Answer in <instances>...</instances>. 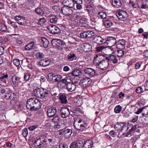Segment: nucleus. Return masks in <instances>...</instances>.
Segmentation results:
<instances>
[{
  "mask_svg": "<svg viewBox=\"0 0 148 148\" xmlns=\"http://www.w3.org/2000/svg\"><path fill=\"white\" fill-rule=\"evenodd\" d=\"M92 141L90 140H85L84 145V148H91L92 147L93 145Z\"/></svg>",
  "mask_w": 148,
  "mask_h": 148,
  "instance_id": "cd10ccee",
  "label": "nucleus"
},
{
  "mask_svg": "<svg viewBox=\"0 0 148 148\" xmlns=\"http://www.w3.org/2000/svg\"><path fill=\"white\" fill-rule=\"evenodd\" d=\"M143 116L148 114V106H146L143 107Z\"/></svg>",
  "mask_w": 148,
  "mask_h": 148,
  "instance_id": "a18cd8bd",
  "label": "nucleus"
},
{
  "mask_svg": "<svg viewBox=\"0 0 148 148\" xmlns=\"http://www.w3.org/2000/svg\"><path fill=\"white\" fill-rule=\"evenodd\" d=\"M14 19L17 23L20 25L25 24L26 21L25 18L23 16H18L15 17Z\"/></svg>",
  "mask_w": 148,
  "mask_h": 148,
  "instance_id": "dca6fc26",
  "label": "nucleus"
},
{
  "mask_svg": "<svg viewBox=\"0 0 148 148\" xmlns=\"http://www.w3.org/2000/svg\"><path fill=\"white\" fill-rule=\"evenodd\" d=\"M94 40L95 43L99 44L105 43V39H103L99 36H96L94 37Z\"/></svg>",
  "mask_w": 148,
  "mask_h": 148,
  "instance_id": "412c9836",
  "label": "nucleus"
},
{
  "mask_svg": "<svg viewBox=\"0 0 148 148\" xmlns=\"http://www.w3.org/2000/svg\"><path fill=\"white\" fill-rule=\"evenodd\" d=\"M106 59V57L101 54H97L94 57V63L96 64V65L98 66L101 63L102 60Z\"/></svg>",
  "mask_w": 148,
  "mask_h": 148,
  "instance_id": "9b49d317",
  "label": "nucleus"
},
{
  "mask_svg": "<svg viewBox=\"0 0 148 148\" xmlns=\"http://www.w3.org/2000/svg\"><path fill=\"white\" fill-rule=\"evenodd\" d=\"M73 124L75 128L81 132L84 131L88 128L87 124L82 119L75 120Z\"/></svg>",
  "mask_w": 148,
  "mask_h": 148,
  "instance_id": "7ed1b4c3",
  "label": "nucleus"
},
{
  "mask_svg": "<svg viewBox=\"0 0 148 148\" xmlns=\"http://www.w3.org/2000/svg\"><path fill=\"white\" fill-rule=\"evenodd\" d=\"M80 22L82 25L86 24L88 23V19L85 17H82L80 20Z\"/></svg>",
  "mask_w": 148,
  "mask_h": 148,
  "instance_id": "c03bdc74",
  "label": "nucleus"
},
{
  "mask_svg": "<svg viewBox=\"0 0 148 148\" xmlns=\"http://www.w3.org/2000/svg\"><path fill=\"white\" fill-rule=\"evenodd\" d=\"M116 16L119 19L122 21L126 20L128 17V15L127 12L122 10H119L116 13Z\"/></svg>",
  "mask_w": 148,
  "mask_h": 148,
  "instance_id": "6e6552de",
  "label": "nucleus"
},
{
  "mask_svg": "<svg viewBox=\"0 0 148 148\" xmlns=\"http://www.w3.org/2000/svg\"><path fill=\"white\" fill-rule=\"evenodd\" d=\"M86 8L87 9V10L88 11H90L91 10H92L93 9V8L92 6L90 5H87Z\"/></svg>",
  "mask_w": 148,
  "mask_h": 148,
  "instance_id": "680f3d73",
  "label": "nucleus"
},
{
  "mask_svg": "<svg viewBox=\"0 0 148 148\" xmlns=\"http://www.w3.org/2000/svg\"><path fill=\"white\" fill-rule=\"evenodd\" d=\"M35 11L37 14L41 15H43L44 13L43 10L40 8H37L36 9Z\"/></svg>",
  "mask_w": 148,
  "mask_h": 148,
  "instance_id": "37998d69",
  "label": "nucleus"
},
{
  "mask_svg": "<svg viewBox=\"0 0 148 148\" xmlns=\"http://www.w3.org/2000/svg\"><path fill=\"white\" fill-rule=\"evenodd\" d=\"M34 43L33 42H31L28 45H26L25 47V49L26 50H30L31 49H34Z\"/></svg>",
  "mask_w": 148,
  "mask_h": 148,
  "instance_id": "2f4dec72",
  "label": "nucleus"
},
{
  "mask_svg": "<svg viewBox=\"0 0 148 148\" xmlns=\"http://www.w3.org/2000/svg\"><path fill=\"white\" fill-rule=\"evenodd\" d=\"M12 82L13 84L15 85H18L19 84L21 83L22 79L16 75L12 76Z\"/></svg>",
  "mask_w": 148,
  "mask_h": 148,
  "instance_id": "aec40b11",
  "label": "nucleus"
},
{
  "mask_svg": "<svg viewBox=\"0 0 148 148\" xmlns=\"http://www.w3.org/2000/svg\"><path fill=\"white\" fill-rule=\"evenodd\" d=\"M126 41L125 40L122 39L119 40L116 42V47L118 49H123L125 48V45L126 43Z\"/></svg>",
  "mask_w": 148,
  "mask_h": 148,
  "instance_id": "6ab92c4d",
  "label": "nucleus"
},
{
  "mask_svg": "<svg viewBox=\"0 0 148 148\" xmlns=\"http://www.w3.org/2000/svg\"><path fill=\"white\" fill-rule=\"evenodd\" d=\"M81 82L85 85V87L89 86L92 83V80L89 77H86L80 80Z\"/></svg>",
  "mask_w": 148,
  "mask_h": 148,
  "instance_id": "a211bd4d",
  "label": "nucleus"
},
{
  "mask_svg": "<svg viewBox=\"0 0 148 148\" xmlns=\"http://www.w3.org/2000/svg\"><path fill=\"white\" fill-rule=\"evenodd\" d=\"M116 43V40L114 37L108 36L105 39V43H106L109 47L114 46Z\"/></svg>",
  "mask_w": 148,
  "mask_h": 148,
  "instance_id": "9d476101",
  "label": "nucleus"
},
{
  "mask_svg": "<svg viewBox=\"0 0 148 148\" xmlns=\"http://www.w3.org/2000/svg\"><path fill=\"white\" fill-rule=\"evenodd\" d=\"M52 127L50 123L47 122V131H50Z\"/></svg>",
  "mask_w": 148,
  "mask_h": 148,
  "instance_id": "0e129e2a",
  "label": "nucleus"
},
{
  "mask_svg": "<svg viewBox=\"0 0 148 148\" xmlns=\"http://www.w3.org/2000/svg\"><path fill=\"white\" fill-rule=\"evenodd\" d=\"M57 110L55 107H51L49 108L47 111V114L48 117L47 119L53 117L56 114Z\"/></svg>",
  "mask_w": 148,
  "mask_h": 148,
  "instance_id": "4468645a",
  "label": "nucleus"
},
{
  "mask_svg": "<svg viewBox=\"0 0 148 148\" xmlns=\"http://www.w3.org/2000/svg\"><path fill=\"white\" fill-rule=\"evenodd\" d=\"M106 48L104 46H101L100 47H96V51L98 52H102V51L104 50Z\"/></svg>",
  "mask_w": 148,
  "mask_h": 148,
  "instance_id": "de8ad7c7",
  "label": "nucleus"
},
{
  "mask_svg": "<svg viewBox=\"0 0 148 148\" xmlns=\"http://www.w3.org/2000/svg\"><path fill=\"white\" fill-rule=\"evenodd\" d=\"M82 3H80L76 4H74V7H76V8L78 10H80L82 8V6L81 4Z\"/></svg>",
  "mask_w": 148,
  "mask_h": 148,
  "instance_id": "6e6d98bb",
  "label": "nucleus"
},
{
  "mask_svg": "<svg viewBox=\"0 0 148 148\" xmlns=\"http://www.w3.org/2000/svg\"><path fill=\"white\" fill-rule=\"evenodd\" d=\"M82 74V70L79 69H75L73 70L71 73V75L74 76H77Z\"/></svg>",
  "mask_w": 148,
  "mask_h": 148,
  "instance_id": "bb28decb",
  "label": "nucleus"
},
{
  "mask_svg": "<svg viewBox=\"0 0 148 148\" xmlns=\"http://www.w3.org/2000/svg\"><path fill=\"white\" fill-rule=\"evenodd\" d=\"M112 4L114 7L119 8L122 5L121 0H112Z\"/></svg>",
  "mask_w": 148,
  "mask_h": 148,
  "instance_id": "c85d7f7f",
  "label": "nucleus"
},
{
  "mask_svg": "<svg viewBox=\"0 0 148 148\" xmlns=\"http://www.w3.org/2000/svg\"><path fill=\"white\" fill-rule=\"evenodd\" d=\"M30 75L29 73H27L25 74L24 77V79L26 81H27L30 78Z\"/></svg>",
  "mask_w": 148,
  "mask_h": 148,
  "instance_id": "13d9d810",
  "label": "nucleus"
},
{
  "mask_svg": "<svg viewBox=\"0 0 148 148\" xmlns=\"http://www.w3.org/2000/svg\"><path fill=\"white\" fill-rule=\"evenodd\" d=\"M59 148H68V145L66 143H61L59 145Z\"/></svg>",
  "mask_w": 148,
  "mask_h": 148,
  "instance_id": "603ef678",
  "label": "nucleus"
},
{
  "mask_svg": "<svg viewBox=\"0 0 148 148\" xmlns=\"http://www.w3.org/2000/svg\"><path fill=\"white\" fill-rule=\"evenodd\" d=\"M8 77V74H6L3 76L0 75V81H2L5 78H7Z\"/></svg>",
  "mask_w": 148,
  "mask_h": 148,
  "instance_id": "338daca9",
  "label": "nucleus"
},
{
  "mask_svg": "<svg viewBox=\"0 0 148 148\" xmlns=\"http://www.w3.org/2000/svg\"><path fill=\"white\" fill-rule=\"evenodd\" d=\"M68 60L70 61H73L74 59L76 58V56L75 54L70 53L68 55Z\"/></svg>",
  "mask_w": 148,
  "mask_h": 148,
  "instance_id": "a19ab883",
  "label": "nucleus"
},
{
  "mask_svg": "<svg viewBox=\"0 0 148 148\" xmlns=\"http://www.w3.org/2000/svg\"><path fill=\"white\" fill-rule=\"evenodd\" d=\"M82 69L85 73L90 77H93L96 75L95 69L87 67L86 65H83Z\"/></svg>",
  "mask_w": 148,
  "mask_h": 148,
  "instance_id": "0eeeda50",
  "label": "nucleus"
},
{
  "mask_svg": "<svg viewBox=\"0 0 148 148\" xmlns=\"http://www.w3.org/2000/svg\"><path fill=\"white\" fill-rule=\"evenodd\" d=\"M42 144V141H40V138L37 139L34 142V144L36 148H39Z\"/></svg>",
  "mask_w": 148,
  "mask_h": 148,
  "instance_id": "58836bf2",
  "label": "nucleus"
},
{
  "mask_svg": "<svg viewBox=\"0 0 148 148\" xmlns=\"http://www.w3.org/2000/svg\"><path fill=\"white\" fill-rule=\"evenodd\" d=\"M117 52L118 53L117 56L118 57H122L123 56L124 54V51L121 50H118L117 51Z\"/></svg>",
  "mask_w": 148,
  "mask_h": 148,
  "instance_id": "8fccbe9b",
  "label": "nucleus"
},
{
  "mask_svg": "<svg viewBox=\"0 0 148 148\" xmlns=\"http://www.w3.org/2000/svg\"><path fill=\"white\" fill-rule=\"evenodd\" d=\"M41 40L43 43V47L46 48V45L45 43L46 41V38L44 37H42L41 38Z\"/></svg>",
  "mask_w": 148,
  "mask_h": 148,
  "instance_id": "4d7b16f0",
  "label": "nucleus"
},
{
  "mask_svg": "<svg viewBox=\"0 0 148 148\" xmlns=\"http://www.w3.org/2000/svg\"><path fill=\"white\" fill-rule=\"evenodd\" d=\"M122 108L119 105L116 106L114 108V112L116 113H119L121 111Z\"/></svg>",
  "mask_w": 148,
  "mask_h": 148,
  "instance_id": "79ce46f5",
  "label": "nucleus"
},
{
  "mask_svg": "<svg viewBox=\"0 0 148 148\" xmlns=\"http://www.w3.org/2000/svg\"><path fill=\"white\" fill-rule=\"evenodd\" d=\"M97 16L99 18L105 19L107 16L106 13L103 11L99 12L97 13Z\"/></svg>",
  "mask_w": 148,
  "mask_h": 148,
  "instance_id": "72a5a7b5",
  "label": "nucleus"
},
{
  "mask_svg": "<svg viewBox=\"0 0 148 148\" xmlns=\"http://www.w3.org/2000/svg\"><path fill=\"white\" fill-rule=\"evenodd\" d=\"M36 56L40 58H43L44 55L42 53H41L40 52H38L36 54Z\"/></svg>",
  "mask_w": 148,
  "mask_h": 148,
  "instance_id": "774afa93",
  "label": "nucleus"
},
{
  "mask_svg": "<svg viewBox=\"0 0 148 148\" xmlns=\"http://www.w3.org/2000/svg\"><path fill=\"white\" fill-rule=\"evenodd\" d=\"M46 136L44 135H42L41 136L40 138V141H42V143L43 142H46V139L45 138Z\"/></svg>",
  "mask_w": 148,
  "mask_h": 148,
  "instance_id": "052dcab7",
  "label": "nucleus"
},
{
  "mask_svg": "<svg viewBox=\"0 0 148 148\" xmlns=\"http://www.w3.org/2000/svg\"><path fill=\"white\" fill-rule=\"evenodd\" d=\"M71 107L70 106L62 108L60 110V114L61 117L66 118L68 117L70 114Z\"/></svg>",
  "mask_w": 148,
  "mask_h": 148,
  "instance_id": "1a4fd4ad",
  "label": "nucleus"
},
{
  "mask_svg": "<svg viewBox=\"0 0 148 148\" xmlns=\"http://www.w3.org/2000/svg\"><path fill=\"white\" fill-rule=\"evenodd\" d=\"M85 140L83 138H79L76 142L79 148H80L82 147H84V144Z\"/></svg>",
  "mask_w": 148,
  "mask_h": 148,
  "instance_id": "f704fd0d",
  "label": "nucleus"
},
{
  "mask_svg": "<svg viewBox=\"0 0 148 148\" xmlns=\"http://www.w3.org/2000/svg\"><path fill=\"white\" fill-rule=\"evenodd\" d=\"M116 134V133L113 130H111L109 132V134L112 137H115Z\"/></svg>",
  "mask_w": 148,
  "mask_h": 148,
  "instance_id": "69168bd1",
  "label": "nucleus"
},
{
  "mask_svg": "<svg viewBox=\"0 0 148 148\" xmlns=\"http://www.w3.org/2000/svg\"><path fill=\"white\" fill-rule=\"evenodd\" d=\"M109 64V62L106 57V59H104L98 65L100 69L102 70L106 69L108 67Z\"/></svg>",
  "mask_w": 148,
  "mask_h": 148,
  "instance_id": "2eb2a0df",
  "label": "nucleus"
},
{
  "mask_svg": "<svg viewBox=\"0 0 148 148\" xmlns=\"http://www.w3.org/2000/svg\"><path fill=\"white\" fill-rule=\"evenodd\" d=\"M51 121L53 123H58L60 121V118L58 116H56L54 117L50 118L47 119V121Z\"/></svg>",
  "mask_w": 148,
  "mask_h": 148,
  "instance_id": "473e14b6",
  "label": "nucleus"
},
{
  "mask_svg": "<svg viewBox=\"0 0 148 148\" xmlns=\"http://www.w3.org/2000/svg\"><path fill=\"white\" fill-rule=\"evenodd\" d=\"M76 88V85L74 83L68 82L66 84V88L69 91L72 92L74 91Z\"/></svg>",
  "mask_w": 148,
  "mask_h": 148,
  "instance_id": "5701e85b",
  "label": "nucleus"
},
{
  "mask_svg": "<svg viewBox=\"0 0 148 148\" xmlns=\"http://www.w3.org/2000/svg\"><path fill=\"white\" fill-rule=\"evenodd\" d=\"M142 4L141 6V8L143 9L148 8V1L146 0H143Z\"/></svg>",
  "mask_w": 148,
  "mask_h": 148,
  "instance_id": "4c0bfd02",
  "label": "nucleus"
},
{
  "mask_svg": "<svg viewBox=\"0 0 148 148\" xmlns=\"http://www.w3.org/2000/svg\"><path fill=\"white\" fill-rule=\"evenodd\" d=\"M141 63L140 62H137L135 64V67L136 69H139Z\"/></svg>",
  "mask_w": 148,
  "mask_h": 148,
  "instance_id": "e2e57ef3",
  "label": "nucleus"
},
{
  "mask_svg": "<svg viewBox=\"0 0 148 148\" xmlns=\"http://www.w3.org/2000/svg\"><path fill=\"white\" fill-rule=\"evenodd\" d=\"M52 45L60 50H62L66 46V43L61 39H54L51 41Z\"/></svg>",
  "mask_w": 148,
  "mask_h": 148,
  "instance_id": "20e7f679",
  "label": "nucleus"
},
{
  "mask_svg": "<svg viewBox=\"0 0 148 148\" xmlns=\"http://www.w3.org/2000/svg\"><path fill=\"white\" fill-rule=\"evenodd\" d=\"M70 148H79V146L77 144L76 141L72 142L70 146Z\"/></svg>",
  "mask_w": 148,
  "mask_h": 148,
  "instance_id": "49530a36",
  "label": "nucleus"
},
{
  "mask_svg": "<svg viewBox=\"0 0 148 148\" xmlns=\"http://www.w3.org/2000/svg\"><path fill=\"white\" fill-rule=\"evenodd\" d=\"M41 103L37 99L30 98L27 101L26 107L31 111H37L41 108Z\"/></svg>",
  "mask_w": 148,
  "mask_h": 148,
  "instance_id": "f257e3e1",
  "label": "nucleus"
},
{
  "mask_svg": "<svg viewBox=\"0 0 148 148\" xmlns=\"http://www.w3.org/2000/svg\"><path fill=\"white\" fill-rule=\"evenodd\" d=\"M94 35V32L92 31H83L80 34V37L82 38H90Z\"/></svg>",
  "mask_w": 148,
  "mask_h": 148,
  "instance_id": "ddd939ff",
  "label": "nucleus"
},
{
  "mask_svg": "<svg viewBox=\"0 0 148 148\" xmlns=\"http://www.w3.org/2000/svg\"><path fill=\"white\" fill-rule=\"evenodd\" d=\"M115 130L119 131V135H121V137L123 138L129 129V127L126 125L125 122H117L115 125Z\"/></svg>",
  "mask_w": 148,
  "mask_h": 148,
  "instance_id": "f03ea898",
  "label": "nucleus"
},
{
  "mask_svg": "<svg viewBox=\"0 0 148 148\" xmlns=\"http://www.w3.org/2000/svg\"><path fill=\"white\" fill-rule=\"evenodd\" d=\"M103 23L105 26L107 28L110 27L112 25V21L109 20H105L104 21Z\"/></svg>",
  "mask_w": 148,
  "mask_h": 148,
  "instance_id": "e433bc0d",
  "label": "nucleus"
},
{
  "mask_svg": "<svg viewBox=\"0 0 148 148\" xmlns=\"http://www.w3.org/2000/svg\"><path fill=\"white\" fill-rule=\"evenodd\" d=\"M47 75L48 80L50 82L60 81L62 78V76L60 75H57L52 73H49Z\"/></svg>",
  "mask_w": 148,
  "mask_h": 148,
  "instance_id": "423d86ee",
  "label": "nucleus"
},
{
  "mask_svg": "<svg viewBox=\"0 0 148 148\" xmlns=\"http://www.w3.org/2000/svg\"><path fill=\"white\" fill-rule=\"evenodd\" d=\"M20 60L18 59H14L13 60L14 64L17 66H19L20 64Z\"/></svg>",
  "mask_w": 148,
  "mask_h": 148,
  "instance_id": "09e8293b",
  "label": "nucleus"
},
{
  "mask_svg": "<svg viewBox=\"0 0 148 148\" xmlns=\"http://www.w3.org/2000/svg\"><path fill=\"white\" fill-rule=\"evenodd\" d=\"M73 1L72 0H63L62 4L64 7L73 8Z\"/></svg>",
  "mask_w": 148,
  "mask_h": 148,
  "instance_id": "4be33fe9",
  "label": "nucleus"
},
{
  "mask_svg": "<svg viewBox=\"0 0 148 148\" xmlns=\"http://www.w3.org/2000/svg\"><path fill=\"white\" fill-rule=\"evenodd\" d=\"M106 57L109 62L112 61L113 63L116 64L118 62V59L115 56L110 54Z\"/></svg>",
  "mask_w": 148,
  "mask_h": 148,
  "instance_id": "b1692460",
  "label": "nucleus"
},
{
  "mask_svg": "<svg viewBox=\"0 0 148 148\" xmlns=\"http://www.w3.org/2000/svg\"><path fill=\"white\" fill-rule=\"evenodd\" d=\"M47 29L50 33L55 34H57L60 32V29L58 27L54 25H51L47 27Z\"/></svg>",
  "mask_w": 148,
  "mask_h": 148,
  "instance_id": "f8f14e48",
  "label": "nucleus"
},
{
  "mask_svg": "<svg viewBox=\"0 0 148 148\" xmlns=\"http://www.w3.org/2000/svg\"><path fill=\"white\" fill-rule=\"evenodd\" d=\"M12 92L11 91L8 90L7 91L4 96V98L7 100L11 99L12 97Z\"/></svg>",
  "mask_w": 148,
  "mask_h": 148,
  "instance_id": "c9c22d12",
  "label": "nucleus"
},
{
  "mask_svg": "<svg viewBox=\"0 0 148 148\" xmlns=\"http://www.w3.org/2000/svg\"><path fill=\"white\" fill-rule=\"evenodd\" d=\"M59 99L62 103H66L67 102L66 96L64 94H60Z\"/></svg>",
  "mask_w": 148,
  "mask_h": 148,
  "instance_id": "7c9ffc66",
  "label": "nucleus"
},
{
  "mask_svg": "<svg viewBox=\"0 0 148 148\" xmlns=\"http://www.w3.org/2000/svg\"><path fill=\"white\" fill-rule=\"evenodd\" d=\"M144 91L143 89L141 87H138L136 90V92L137 93H141Z\"/></svg>",
  "mask_w": 148,
  "mask_h": 148,
  "instance_id": "3c124183",
  "label": "nucleus"
},
{
  "mask_svg": "<svg viewBox=\"0 0 148 148\" xmlns=\"http://www.w3.org/2000/svg\"><path fill=\"white\" fill-rule=\"evenodd\" d=\"M7 29L6 25L2 23H0V30L2 32H5Z\"/></svg>",
  "mask_w": 148,
  "mask_h": 148,
  "instance_id": "ea45409f",
  "label": "nucleus"
},
{
  "mask_svg": "<svg viewBox=\"0 0 148 148\" xmlns=\"http://www.w3.org/2000/svg\"><path fill=\"white\" fill-rule=\"evenodd\" d=\"M72 133L71 129H69L64 128V136L65 138H69Z\"/></svg>",
  "mask_w": 148,
  "mask_h": 148,
  "instance_id": "a878e982",
  "label": "nucleus"
},
{
  "mask_svg": "<svg viewBox=\"0 0 148 148\" xmlns=\"http://www.w3.org/2000/svg\"><path fill=\"white\" fill-rule=\"evenodd\" d=\"M131 127V128L128 131H127V133L125 135L124 137H128L129 135L131 134V132H134L136 128V125H131L130 127Z\"/></svg>",
  "mask_w": 148,
  "mask_h": 148,
  "instance_id": "c756f323",
  "label": "nucleus"
},
{
  "mask_svg": "<svg viewBox=\"0 0 148 148\" xmlns=\"http://www.w3.org/2000/svg\"><path fill=\"white\" fill-rule=\"evenodd\" d=\"M47 17L49 18L51 23H56L57 21L58 18L55 15L52 14H47Z\"/></svg>",
  "mask_w": 148,
  "mask_h": 148,
  "instance_id": "393cba45",
  "label": "nucleus"
},
{
  "mask_svg": "<svg viewBox=\"0 0 148 148\" xmlns=\"http://www.w3.org/2000/svg\"><path fill=\"white\" fill-rule=\"evenodd\" d=\"M52 8L54 12H58L60 9L59 7L57 5L52 6Z\"/></svg>",
  "mask_w": 148,
  "mask_h": 148,
  "instance_id": "5fc2aeb1",
  "label": "nucleus"
},
{
  "mask_svg": "<svg viewBox=\"0 0 148 148\" xmlns=\"http://www.w3.org/2000/svg\"><path fill=\"white\" fill-rule=\"evenodd\" d=\"M72 8H69L66 7H63L61 10L62 13L63 14L69 15L72 14L73 11L72 9Z\"/></svg>",
  "mask_w": 148,
  "mask_h": 148,
  "instance_id": "f3484780",
  "label": "nucleus"
},
{
  "mask_svg": "<svg viewBox=\"0 0 148 148\" xmlns=\"http://www.w3.org/2000/svg\"><path fill=\"white\" fill-rule=\"evenodd\" d=\"M39 63L40 65L42 66L43 67H45L46 66V60H45L44 62L41 60Z\"/></svg>",
  "mask_w": 148,
  "mask_h": 148,
  "instance_id": "bf43d9fd",
  "label": "nucleus"
},
{
  "mask_svg": "<svg viewBox=\"0 0 148 148\" xmlns=\"http://www.w3.org/2000/svg\"><path fill=\"white\" fill-rule=\"evenodd\" d=\"M46 90L44 88H36L34 89L33 94L34 96L38 98H44L46 94Z\"/></svg>",
  "mask_w": 148,
  "mask_h": 148,
  "instance_id": "39448f33",
  "label": "nucleus"
},
{
  "mask_svg": "<svg viewBox=\"0 0 148 148\" xmlns=\"http://www.w3.org/2000/svg\"><path fill=\"white\" fill-rule=\"evenodd\" d=\"M28 134V130L27 128H25L23 131L22 134L24 137H26Z\"/></svg>",
  "mask_w": 148,
  "mask_h": 148,
  "instance_id": "864d4df0",
  "label": "nucleus"
}]
</instances>
